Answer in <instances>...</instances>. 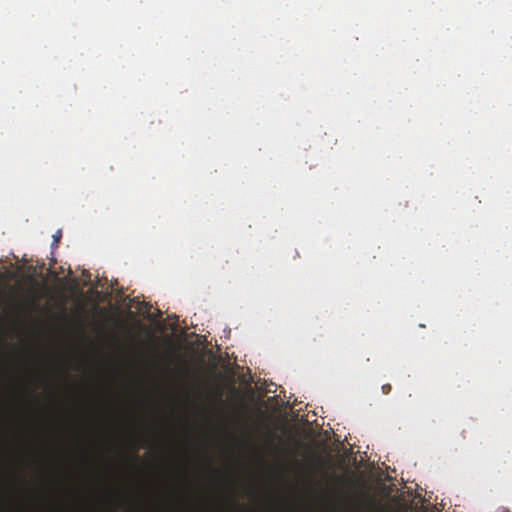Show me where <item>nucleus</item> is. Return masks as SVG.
I'll list each match as a JSON object with an SVG mask.
<instances>
[{
    "label": "nucleus",
    "instance_id": "obj_1",
    "mask_svg": "<svg viewBox=\"0 0 512 512\" xmlns=\"http://www.w3.org/2000/svg\"><path fill=\"white\" fill-rule=\"evenodd\" d=\"M277 384L267 382L265 379L258 377V512H262V464L263 455L261 447V426L263 419L262 408L267 406L266 401L271 407L279 405V395L276 394Z\"/></svg>",
    "mask_w": 512,
    "mask_h": 512
},
{
    "label": "nucleus",
    "instance_id": "obj_2",
    "mask_svg": "<svg viewBox=\"0 0 512 512\" xmlns=\"http://www.w3.org/2000/svg\"><path fill=\"white\" fill-rule=\"evenodd\" d=\"M273 451L274 454L280 458L278 463L279 473L284 479H288L289 476L298 469V462L296 460L288 461L285 459L290 455V450L287 448L284 440H281L279 445L274 446Z\"/></svg>",
    "mask_w": 512,
    "mask_h": 512
},
{
    "label": "nucleus",
    "instance_id": "obj_3",
    "mask_svg": "<svg viewBox=\"0 0 512 512\" xmlns=\"http://www.w3.org/2000/svg\"><path fill=\"white\" fill-rule=\"evenodd\" d=\"M251 422V433L256 427V419L254 412H251L250 417ZM250 466H251V475H250V512H256V444L253 439V435L251 436V455H250Z\"/></svg>",
    "mask_w": 512,
    "mask_h": 512
},
{
    "label": "nucleus",
    "instance_id": "obj_4",
    "mask_svg": "<svg viewBox=\"0 0 512 512\" xmlns=\"http://www.w3.org/2000/svg\"><path fill=\"white\" fill-rule=\"evenodd\" d=\"M381 389L384 394H389L391 392L392 387L390 384H384Z\"/></svg>",
    "mask_w": 512,
    "mask_h": 512
},
{
    "label": "nucleus",
    "instance_id": "obj_5",
    "mask_svg": "<svg viewBox=\"0 0 512 512\" xmlns=\"http://www.w3.org/2000/svg\"><path fill=\"white\" fill-rule=\"evenodd\" d=\"M61 236H62V235H61V231H58V232L53 236V238H54V243H55L56 245H57V244H58V242L60 241Z\"/></svg>",
    "mask_w": 512,
    "mask_h": 512
}]
</instances>
